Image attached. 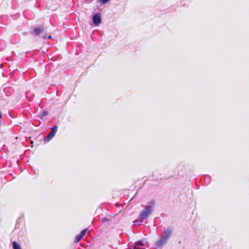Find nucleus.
I'll use <instances>...</instances> for the list:
<instances>
[{"instance_id":"f257e3e1","label":"nucleus","mask_w":249,"mask_h":249,"mask_svg":"<svg viewBox=\"0 0 249 249\" xmlns=\"http://www.w3.org/2000/svg\"><path fill=\"white\" fill-rule=\"evenodd\" d=\"M155 204L154 200L149 201L145 208L141 212L140 217L142 219H146L152 213Z\"/></svg>"},{"instance_id":"f03ea898","label":"nucleus","mask_w":249,"mask_h":249,"mask_svg":"<svg viewBox=\"0 0 249 249\" xmlns=\"http://www.w3.org/2000/svg\"><path fill=\"white\" fill-rule=\"evenodd\" d=\"M172 233V230L168 228L164 232V235L160 238L156 243V246L158 248L161 247L165 244L169 238Z\"/></svg>"},{"instance_id":"7ed1b4c3","label":"nucleus","mask_w":249,"mask_h":249,"mask_svg":"<svg viewBox=\"0 0 249 249\" xmlns=\"http://www.w3.org/2000/svg\"><path fill=\"white\" fill-rule=\"evenodd\" d=\"M57 126H54L52 129L51 131L49 132L48 135L44 138V142L45 143H46L49 142L55 135V133L57 132Z\"/></svg>"},{"instance_id":"20e7f679","label":"nucleus","mask_w":249,"mask_h":249,"mask_svg":"<svg viewBox=\"0 0 249 249\" xmlns=\"http://www.w3.org/2000/svg\"><path fill=\"white\" fill-rule=\"evenodd\" d=\"M93 22L96 26L99 25L101 22V18L100 15L96 14L93 17Z\"/></svg>"},{"instance_id":"39448f33","label":"nucleus","mask_w":249,"mask_h":249,"mask_svg":"<svg viewBox=\"0 0 249 249\" xmlns=\"http://www.w3.org/2000/svg\"><path fill=\"white\" fill-rule=\"evenodd\" d=\"M44 32V29L43 27L40 28H35L34 30V34L36 36L41 35Z\"/></svg>"},{"instance_id":"423d86ee","label":"nucleus","mask_w":249,"mask_h":249,"mask_svg":"<svg viewBox=\"0 0 249 249\" xmlns=\"http://www.w3.org/2000/svg\"><path fill=\"white\" fill-rule=\"evenodd\" d=\"M144 244L141 241H138L134 243L133 249H140L141 246H144Z\"/></svg>"},{"instance_id":"0eeeda50","label":"nucleus","mask_w":249,"mask_h":249,"mask_svg":"<svg viewBox=\"0 0 249 249\" xmlns=\"http://www.w3.org/2000/svg\"><path fill=\"white\" fill-rule=\"evenodd\" d=\"M12 245L13 249H21L20 245L18 244L16 241H14Z\"/></svg>"},{"instance_id":"6e6552de","label":"nucleus","mask_w":249,"mask_h":249,"mask_svg":"<svg viewBox=\"0 0 249 249\" xmlns=\"http://www.w3.org/2000/svg\"><path fill=\"white\" fill-rule=\"evenodd\" d=\"M82 238L83 237L82 236H81L80 235H79V234L77 235L75 238V240H74L75 243H76V244L78 243Z\"/></svg>"},{"instance_id":"1a4fd4ad","label":"nucleus","mask_w":249,"mask_h":249,"mask_svg":"<svg viewBox=\"0 0 249 249\" xmlns=\"http://www.w3.org/2000/svg\"><path fill=\"white\" fill-rule=\"evenodd\" d=\"M87 229H85V230H83L79 234V235H80L81 236H82V237L84 236V235L85 234L86 232H87Z\"/></svg>"},{"instance_id":"9d476101","label":"nucleus","mask_w":249,"mask_h":249,"mask_svg":"<svg viewBox=\"0 0 249 249\" xmlns=\"http://www.w3.org/2000/svg\"><path fill=\"white\" fill-rule=\"evenodd\" d=\"M102 3L105 4L107 3L109 0H100Z\"/></svg>"},{"instance_id":"9b49d317","label":"nucleus","mask_w":249,"mask_h":249,"mask_svg":"<svg viewBox=\"0 0 249 249\" xmlns=\"http://www.w3.org/2000/svg\"><path fill=\"white\" fill-rule=\"evenodd\" d=\"M47 38L51 39V38H52V36H47L46 35L43 36V39H46Z\"/></svg>"}]
</instances>
